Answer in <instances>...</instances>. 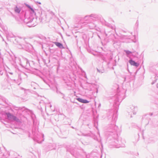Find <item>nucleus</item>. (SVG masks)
Returning a JSON list of instances; mask_svg holds the SVG:
<instances>
[{
	"mask_svg": "<svg viewBox=\"0 0 158 158\" xmlns=\"http://www.w3.org/2000/svg\"><path fill=\"white\" fill-rule=\"evenodd\" d=\"M126 53L127 54H129V53H131V52H129V51H127Z\"/></svg>",
	"mask_w": 158,
	"mask_h": 158,
	"instance_id": "obj_8",
	"label": "nucleus"
},
{
	"mask_svg": "<svg viewBox=\"0 0 158 158\" xmlns=\"http://www.w3.org/2000/svg\"><path fill=\"white\" fill-rule=\"evenodd\" d=\"M77 100L79 102L82 103H86L89 102L87 100L83 99L81 98H78L77 99Z\"/></svg>",
	"mask_w": 158,
	"mask_h": 158,
	"instance_id": "obj_2",
	"label": "nucleus"
},
{
	"mask_svg": "<svg viewBox=\"0 0 158 158\" xmlns=\"http://www.w3.org/2000/svg\"><path fill=\"white\" fill-rule=\"evenodd\" d=\"M55 44L56 46L61 48H64L63 45L60 43L56 42Z\"/></svg>",
	"mask_w": 158,
	"mask_h": 158,
	"instance_id": "obj_3",
	"label": "nucleus"
},
{
	"mask_svg": "<svg viewBox=\"0 0 158 158\" xmlns=\"http://www.w3.org/2000/svg\"><path fill=\"white\" fill-rule=\"evenodd\" d=\"M11 119L15 121H17L18 120V119L16 118V117L14 115L13 116Z\"/></svg>",
	"mask_w": 158,
	"mask_h": 158,
	"instance_id": "obj_7",
	"label": "nucleus"
},
{
	"mask_svg": "<svg viewBox=\"0 0 158 158\" xmlns=\"http://www.w3.org/2000/svg\"><path fill=\"white\" fill-rule=\"evenodd\" d=\"M27 6L28 8H29L33 12H34V10L28 4H25Z\"/></svg>",
	"mask_w": 158,
	"mask_h": 158,
	"instance_id": "obj_6",
	"label": "nucleus"
},
{
	"mask_svg": "<svg viewBox=\"0 0 158 158\" xmlns=\"http://www.w3.org/2000/svg\"><path fill=\"white\" fill-rule=\"evenodd\" d=\"M7 116L8 118H9L10 119H12V118L13 116V115L9 113H8L7 114Z\"/></svg>",
	"mask_w": 158,
	"mask_h": 158,
	"instance_id": "obj_5",
	"label": "nucleus"
},
{
	"mask_svg": "<svg viewBox=\"0 0 158 158\" xmlns=\"http://www.w3.org/2000/svg\"><path fill=\"white\" fill-rule=\"evenodd\" d=\"M129 62L131 65L135 66L136 67H138L139 65V64L135 62V61L130 60H129Z\"/></svg>",
	"mask_w": 158,
	"mask_h": 158,
	"instance_id": "obj_1",
	"label": "nucleus"
},
{
	"mask_svg": "<svg viewBox=\"0 0 158 158\" xmlns=\"http://www.w3.org/2000/svg\"><path fill=\"white\" fill-rule=\"evenodd\" d=\"M15 12L17 13H19L20 11V9L17 7H16L15 9Z\"/></svg>",
	"mask_w": 158,
	"mask_h": 158,
	"instance_id": "obj_4",
	"label": "nucleus"
},
{
	"mask_svg": "<svg viewBox=\"0 0 158 158\" xmlns=\"http://www.w3.org/2000/svg\"><path fill=\"white\" fill-rule=\"evenodd\" d=\"M39 4H41V3H40V2H39Z\"/></svg>",
	"mask_w": 158,
	"mask_h": 158,
	"instance_id": "obj_9",
	"label": "nucleus"
}]
</instances>
